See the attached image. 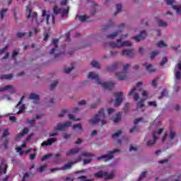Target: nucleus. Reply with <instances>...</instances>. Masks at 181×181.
Returning a JSON list of instances; mask_svg holds the SVG:
<instances>
[{
	"mask_svg": "<svg viewBox=\"0 0 181 181\" xmlns=\"http://www.w3.org/2000/svg\"><path fill=\"white\" fill-rule=\"evenodd\" d=\"M6 163H5V161H3L0 165V175H2V173H6Z\"/></svg>",
	"mask_w": 181,
	"mask_h": 181,
	"instance_id": "nucleus-23",
	"label": "nucleus"
},
{
	"mask_svg": "<svg viewBox=\"0 0 181 181\" xmlns=\"http://www.w3.org/2000/svg\"><path fill=\"white\" fill-rule=\"evenodd\" d=\"M88 18L89 17L86 15L79 16V21L81 22H90V21H88Z\"/></svg>",
	"mask_w": 181,
	"mask_h": 181,
	"instance_id": "nucleus-28",
	"label": "nucleus"
},
{
	"mask_svg": "<svg viewBox=\"0 0 181 181\" xmlns=\"http://www.w3.org/2000/svg\"><path fill=\"white\" fill-rule=\"evenodd\" d=\"M57 141V139L56 138H50L47 141H44L42 143L41 146H50L53 145V144H54Z\"/></svg>",
	"mask_w": 181,
	"mask_h": 181,
	"instance_id": "nucleus-17",
	"label": "nucleus"
},
{
	"mask_svg": "<svg viewBox=\"0 0 181 181\" xmlns=\"http://www.w3.org/2000/svg\"><path fill=\"white\" fill-rule=\"evenodd\" d=\"M12 85H7L3 88H0V93H2V91H5V90H10L12 88Z\"/></svg>",
	"mask_w": 181,
	"mask_h": 181,
	"instance_id": "nucleus-37",
	"label": "nucleus"
},
{
	"mask_svg": "<svg viewBox=\"0 0 181 181\" xmlns=\"http://www.w3.org/2000/svg\"><path fill=\"white\" fill-rule=\"evenodd\" d=\"M53 12L54 15H59L62 12V8H58L57 6H54Z\"/></svg>",
	"mask_w": 181,
	"mask_h": 181,
	"instance_id": "nucleus-30",
	"label": "nucleus"
},
{
	"mask_svg": "<svg viewBox=\"0 0 181 181\" xmlns=\"http://www.w3.org/2000/svg\"><path fill=\"white\" fill-rule=\"evenodd\" d=\"M100 122L102 123V125H105V124H107V119H105V116L103 114L96 115L93 119L89 120V124H92V125H95V124H98V122Z\"/></svg>",
	"mask_w": 181,
	"mask_h": 181,
	"instance_id": "nucleus-7",
	"label": "nucleus"
},
{
	"mask_svg": "<svg viewBox=\"0 0 181 181\" xmlns=\"http://www.w3.org/2000/svg\"><path fill=\"white\" fill-rule=\"evenodd\" d=\"M122 37L123 36H122L119 39H118L117 40V42H110L109 46L113 48L117 47V49H119V47L132 46V43H131L130 41L122 42Z\"/></svg>",
	"mask_w": 181,
	"mask_h": 181,
	"instance_id": "nucleus-5",
	"label": "nucleus"
},
{
	"mask_svg": "<svg viewBox=\"0 0 181 181\" xmlns=\"http://www.w3.org/2000/svg\"><path fill=\"white\" fill-rule=\"evenodd\" d=\"M90 162H91V158L84 159L83 160V165H87V164L90 163Z\"/></svg>",
	"mask_w": 181,
	"mask_h": 181,
	"instance_id": "nucleus-61",
	"label": "nucleus"
},
{
	"mask_svg": "<svg viewBox=\"0 0 181 181\" xmlns=\"http://www.w3.org/2000/svg\"><path fill=\"white\" fill-rule=\"evenodd\" d=\"M26 14L28 19H30L33 23L37 25V26H40L43 21H46L47 25H49V19L50 18V12L46 10L42 11V18H39L37 16V13L32 11L30 7L27 6Z\"/></svg>",
	"mask_w": 181,
	"mask_h": 181,
	"instance_id": "nucleus-1",
	"label": "nucleus"
},
{
	"mask_svg": "<svg viewBox=\"0 0 181 181\" xmlns=\"http://www.w3.org/2000/svg\"><path fill=\"white\" fill-rule=\"evenodd\" d=\"M174 11H176L177 13H181V8L177 6H173Z\"/></svg>",
	"mask_w": 181,
	"mask_h": 181,
	"instance_id": "nucleus-46",
	"label": "nucleus"
},
{
	"mask_svg": "<svg viewBox=\"0 0 181 181\" xmlns=\"http://www.w3.org/2000/svg\"><path fill=\"white\" fill-rule=\"evenodd\" d=\"M7 49H8V45H6L4 48L1 49H0V54H4V53H5V52H6Z\"/></svg>",
	"mask_w": 181,
	"mask_h": 181,
	"instance_id": "nucleus-55",
	"label": "nucleus"
},
{
	"mask_svg": "<svg viewBox=\"0 0 181 181\" xmlns=\"http://www.w3.org/2000/svg\"><path fill=\"white\" fill-rule=\"evenodd\" d=\"M13 75L12 74H7V75H1L0 76L1 80H11V78H13Z\"/></svg>",
	"mask_w": 181,
	"mask_h": 181,
	"instance_id": "nucleus-25",
	"label": "nucleus"
},
{
	"mask_svg": "<svg viewBox=\"0 0 181 181\" xmlns=\"http://www.w3.org/2000/svg\"><path fill=\"white\" fill-rule=\"evenodd\" d=\"M175 77L177 80H179L181 78V73L180 71H176L175 74Z\"/></svg>",
	"mask_w": 181,
	"mask_h": 181,
	"instance_id": "nucleus-48",
	"label": "nucleus"
},
{
	"mask_svg": "<svg viewBox=\"0 0 181 181\" xmlns=\"http://www.w3.org/2000/svg\"><path fill=\"white\" fill-rule=\"evenodd\" d=\"M73 112H74V114H77V113L80 112V108H78V107H74Z\"/></svg>",
	"mask_w": 181,
	"mask_h": 181,
	"instance_id": "nucleus-59",
	"label": "nucleus"
},
{
	"mask_svg": "<svg viewBox=\"0 0 181 181\" xmlns=\"http://www.w3.org/2000/svg\"><path fill=\"white\" fill-rule=\"evenodd\" d=\"M44 36H45L44 41L47 42V40L50 37V34H49V33H46L44 34Z\"/></svg>",
	"mask_w": 181,
	"mask_h": 181,
	"instance_id": "nucleus-54",
	"label": "nucleus"
},
{
	"mask_svg": "<svg viewBox=\"0 0 181 181\" xmlns=\"http://www.w3.org/2000/svg\"><path fill=\"white\" fill-rule=\"evenodd\" d=\"M165 95H168V90H166V89H164V90L161 92V95L158 97V98H159V99L163 98V97H165Z\"/></svg>",
	"mask_w": 181,
	"mask_h": 181,
	"instance_id": "nucleus-40",
	"label": "nucleus"
},
{
	"mask_svg": "<svg viewBox=\"0 0 181 181\" xmlns=\"http://www.w3.org/2000/svg\"><path fill=\"white\" fill-rule=\"evenodd\" d=\"M74 66L65 69L64 70V73H66V74H69V73H71V71L74 70Z\"/></svg>",
	"mask_w": 181,
	"mask_h": 181,
	"instance_id": "nucleus-43",
	"label": "nucleus"
},
{
	"mask_svg": "<svg viewBox=\"0 0 181 181\" xmlns=\"http://www.w3.org/2000/svg\"><path fill=\"white\" fill-rule=\"evenodd\" d=\"M57 131H59V130H56V127H55L54 132H50L49 136L50 137L57 136V135H59V132Z\"/></svg>",
	"mask_w": 181,
	"mask_h": 181,
	"instance_id": "nucleus-39",
	"label": "nucleus"
},
{
	"mask_svg": "<svg viewBox=\"0 0 181 181\" xmlns=\"http://www.w3.org/2000/svg\"><path fill=\"white\" fill-rule=\"evenodd\" d=\"M176 136V132L173 129H170L168 133H165L164 136L162 138V141L165 142V141H172V139H175Z\"/></svg>",
	"mask_w": 181,
	"mask_h": 181,
	"instance_id": "nucleus-10",
	"label": "nucleus"
},
{
	"mask_svg": "<svg viewBox=\"0 0 181 181\" xmlns=\"http://www.w3.org/2000/svg\"><path fill=\"white\" fill-rule=\"evenodd\" d=\"M81 156H84L85 158H91L93 155L91 153H87L84 152L82 153L81 156H78V158L75 160L74 163L73 162H69L66 164L64 165V166L59 168H52L50 170V172H57V170H67L68 169H71V166H73L74 163H77L78 162H81L82 158Z\"/></svg>",
	"mask_w": 181,
	"mask_h": 181,
	"instance_id": "nucleus-4",
	"label": "nucleus"
},
{
	"mask_svg": "<svg viewBox=\"0 0 181 181\" xmlns=\"http://www.w3.org/2000/svg\"><path fill=\"white\" fill-rule=\"evenodd\" d=\"M121 32H122V30H119L117 31H115L112 34L108 35L107 36V39H115L116 37V36H118V35H119V33H121Z\"/></svg>",
	"mask_w": 181,
	"mask_h": 181,
	"instance_id": "nucleus-24",
	"label": "nucleus"
},
{
	"mask_svg": "<svg viewBox=\"0 0 181 181\" xmlns=\"http://www.w3.org/2000/svg\"><path fill=\"white\" fill-rule=\"evenodd\" d=\"M167 5H173V0H165Z\"/></svg>",
	"mask_w": 181,
	"mask_h": 181,
	"instance_id": "nucleus-64",
	"label": "nucleus"
},
{
	"mask_svg": "<svg viewBox=\"0 0 181 181\" xmlns=\"http://www.w3.org/2000/svg\"><path fill=\"white\" fill-rule=\"evenodd\" d=\"M112 121L115 124L120 122L121 121V115H115V116L112 118Z\"/></svg>",
	"mask_w": 181,
	"mask_h": 181,
	"instance_id": "nucleus-31",
	"label": "nucleus"
},
{
	"mask_svg": "<svg viewBox=\"0 0 181 181\" xmlns=\"http://www.w3.org/2000/svg\"><path fill=\"white\" fill-rule=\"evenodd\" d=\"M119 67H121V63L117 62L112 66H107L106 69L107 70V71H115V70H117V69H119Z\"/></svg>",
	"mask_w": 181,
	"mask_h": 181,
	"instance_id": "nucleus-20",
	"label": "nucleus"
},
{
	"mask_svg": "<svg viewBox=\"0 0 181 181\" xmlns=\"http://www.w3.org/2000/svg\"><path fill=\"white\" fill-rule=\"evenodd\" d=\"M52 154H47L42 156V158H41V160L44 162V160H47V159H49V158H52Z\"/></svg>",
	"mask_w": 181,
	"mask_h": 181,
	"instance_id": "nucleus-42",
	"label": "nucleus"
},
{
	"mask_svg": "<svg viewBox=\"0 0 181 181\" xmlns=\"http://www.w3.org/2000/svg\"><path fill=\"white\" fill-rule=\"evenodd\" d=\"M121 134H122L121 130H118L117 132L112 134V138H118V136H119V135H121Z\"/></svg>",
	"mask_w": 181,
	"mask_h": 181,
	"instance_id": "nucleus-49",
	"label": "nucleus"
},
{
	"mask_svg": "<svg viewBox=\"0 0 181 181\" xmlns=\"http://www.w3.org/2000/svg\"><path fill=\"white\" fill-rule=\"evenodd\" d=\"M39 95L35 94V93H31L29 96V98H30V100H39Z\"/></svg>",
	"mask_w": 181,
	"mask_h": 181,
	"instance_id": "nucleus-35",
	"label": "nucleus"
},
{
	"mask_svg": "<svg viewBox=\"0 0 181 181\" xmlns=\"http://www.w3.org/2000/svg\"><path fill=\"white\" fill-rule=\"evenodd\" d=\"M146 31L143 30L140 33L139 35L134 36L132 37V39H134V40H135L136 42H141V40H144L145 37H146Z\"/></svg>",
	"mask_w": 181,
	"mask_h": 181,
	"instance_id": "nucleus-14",
	"label": "nucleus"
},
{
	"mask_svg": "<svg viewBox=\"0 0 181 181\" xmlns=\"http://www.w3.org/2000/svg\"><path fill=\"white\" fill-rule=\"evenodd\" d=\"M87 102L86 100H81L78 103V105H86Z\"/></svg>",
	"mask_w": 181,
	"mask_h": 181,
	"instance_id": "nucleus-58",
	"label": "nucleus"
},
{
	"mask_svg": "<svg viewBox=\"0 0 181 181\" xmlns=\"http://www.w3.org/2000/svg\"><path fill=\"white\" fill-rule=\"evenodd\" d=\"M136 107L137 108H144V107H145V105L144 104V100H141L140 101L137 102Z\"/></svg>",
	"mask_w": 181,
	"mask_h": 181,
	"instance_id": "nucleus-34",
	"label": "nucleus"
},
{
	"mask_svg": "<svg viewBox=\"0 0 181 181\" xmlns=\"http://www.w3.org/2000/svg\"><path fill=\"white\" fill-rule=\"evenodd\" d=\"M47 167V165H42L41 167H40L38 168V172L42 173V172H43L46 169Z\"/></svg>",
	"mask_w": 181,
	"mask_h": 181,
	"instance_id": "nucleus-50",
	"label": "nucleus"
},
{
	"mask_svg": "<svg viewBox=\"0 0 181 181\" xmlns=\"http://www.w3.org/2000/svg\"><path fill=\"white\" fill-rule=\"evenodd\" d=\"M167 62H168V58H166V57H164L163 58L162 62L160 63V65L164 66V64H166Z\"/></svg>",
	"mask_w": 181,
	"mask_h": 181,
	"instance_id": "nucleus-51",
	"label": "nucleus"
},
{
	"mask_svg": "<svg viewBox=\"0 0 181 181\" xmlns=\"http://www.w3.org/2000/svg\"><path fill=\"white\" fill-rule=\"evenodd\" d=\"M70 11V7H67L66 8H61V15L62 18H64L69 15V12Z\"/></svg>",
	"mask_w": 181,
	"mask_h": 181,
	"instance_id": "nucleus-22",
	"label": "nucleus"
},
{
	"mask_svg": "<svg viewBox=\"0 0 181 181\" xmlns=\"http://www.w3.org/2000/svg\"><path fill=\"white\" fill-rule=\"evenodd\" d=\"M57 84H59V81H54L52 83H51L50 90L55 88L57 86Z\"/></svg>",
	"mask_w": 181,
	"mask_h": 181,
	"instance_id": "nucleus-41",
	"label": "nucleus"
},
{
	"mask_svg": "<svg viewBox=\"0 0 181 181\" xmlns=\"http://www.w3.org/2000/svg\"><path fill=\"white\" fill-rule=\"evenodd\" d=\"M51 45H52L54 47L49 52V54H54V52H56L57 47H59V39L52 40Z\"/></svg>",
	"mask_w": 181,
	"mask_h": 181,
	"instance_id": "nucleus-16",
	"label": "nucleus"
},
{
	"mask_svg": "<svg viewBox=\"0 0 181 181\" xmlns=\"http://www.w3.org/2000/svg\"><path fill=\"white\" fill-rule=\"evenodd\" d=\"M78 179H81L82 181H93V180H87V177L84 175L78 177Z\"/></svg>",
	"mask_w": 181,
	"mask_h": 181,
	"instance_id": "nucleus-52",
	"label": "nucleus"
},
{
	"mask_svg": "<svg viewBox=\"0 0 181 181\" xmlns=\"http://www.w3.org/2000/svg\"><path fill=\"white\" fill-rule=\"evenodd\" d=\"M26 35V33H17V36L18 37H23V36H25Z\"/></svg>",
	"mask_w": 181,
	"mask_h": 181,
	"instance_id": "nucleus-60",
	"label": "nucleus"
},
{
	"mask_svg": "<svg viewBox=\"0 0 181 181\" xmlns=\"http://www.w3.org/2000/svg\"><path fill=\"white\" fill-rule=\"evenodd\" d=\"M141 121H142V118H141V117L138 118V119H136L134 120V124L136 125V124L141 122Z\"/></svg>",
	"mask_w": 181,
	"mask_h": 181,
	"instance_id": "nucleus-63",
	"label": "nucleus"
},
{
	"mask_svg": "<svg viewBox=\"0 0 181 181\" xmlns=\"http://www.w3.org/2000/svg\"><path fill=\"white\" fill-rule=\"evenodd\" d=\"M148 105L150 107H158V105L156 104V102H155V101L148 102Z\"/></svg>",
	"mask_w": 181,
	"mask_h": 181,
	"instance_id": "nucleus-53",
	"label": "nucleus"
},
{
	"mask_svg": "<svg viewBox=\"0 0 181 181\" xmlns=\"http://www.w3.org/2000/svg\"><path fill=\"white\" fill-rule=\"evenodd\" d=\"M153 127H155L156 128V131H155L153 134V139L152 140H148L147 141V146H152L158 141V136L163 132V129L160 128L162 127V124L159 122L158 120H155L154 123L153 124Z\"/></svg>",
	"mask_w": 181,
	"mask_h": 181,
	"instance_id": "nucleus-3",
	"label": "nucleus"
},
{
	"mask_svg": "<svg viewBox=\"0 0 181 181\" xmlns=\"http://www.w3.org/2000/svg\"><path fill=\"white\" fill-rule=\"evenodd\" d=\"M88 78H91L92 80H96L97 84L102 86L103 88H105V90H112L114 88V86H115V83L114 82L101 81L99 78L98 75H95L94 72H90Z\"/></svg>",
	"mask_w": 181,
	"mask_h": 181,
	"instance_id": "nucleus-2",
	"label": "nucleus"
},
{
	"mask_svg": "<svg viewBox=\"0 0 181 181\" xmlns=\"http://www.w3.org/2000/svg\"><path fill=\"white\" fill-rule=\"evenodd\" d=\"M122 9V5L121 4H117V12L115 13V15H117V13H119Z\"/></svg>",
	"mask_w": 181,
	"mask_h": 181,
	"instance_id": "nucleus-45",
	"label": "nucleus"
},
{
	"mask_svg": "<svg viewBox=\"0 0 181 181\" xmlns=\"http://www.w3.org/2000/svg\"><path fill=\"white\" fill-rule=\"evenodd\" d=\"M117 152H119V150L115 149L112 151H110L107 154L99 157L98 159H105V160H110V159H112V155H114V153H117Z\"/></svg>",
	"mask_w": 181,
	"mask_h": 181,
	"instance_id": "nucleus-13",
	"label": "nucleus"
},
{
	"mask_svg": "<svg viewBox=\"0 0 181 181\" xmlns=\"http://www.w3.org/2000/svg\"><path fill=\"white\" fill-rule=\"evenodd\" d=\"M159 53V51H153L151 53V59L153 60L156 56H158V54Z\"/></svg>",
	"mask_w": 181,
	"mask_h": 181,
	"instance_id": "nucleus-36",
	"label": "nucleus"
},
{
	"mask_svg": "<svg viewBox=\"0 0 181 181\" xmlns=\"http://www.w3.org/2000/svg\"><path fill=\"white\" fill-rule=\"evenodd\" d=\"M26 146V144H23L21 147H17L16 148L18 153H19V155H23V153H29L31 151H34V153L30 155V160H33V159H35L36 158V155H37V153H36V148H29L25 151H22V149H23V148H25Z\"/></svg>",
	"mask_w": 181,
	"mask_h": 181,
	"instance_id": "nucleus-6",
	"label": "nucleus"
},
{
	"mask_svg": "<svg viewBox=\"0 0 181 181\" xmlns=\"http://www.w3.org/2000/svg\"><path fill=\"white\" fill-rule=\"evenodd\" d=\"M111 26H114V21H112V20H110V21L108 22L107 25H105V26L102 28V30H105L108 29V28H111Z\"/></svg>",
	"mask_w": 181,
	"mask_h": 181,
	"instance_id": "nucleus-27",
	"label": "nucleus"
},
{
	"mask_svg": "<svg viewBox=\"0 0 181 181\" xmlns=\"http://www.w3.org/2000/svg\"><path fill=\"white\" fill-rule=\"evenodd\" d=\"M80 152V148H71L69 151H66V156H71L73 155H76V153H78Z\"/></svg>",
	"mask_w": 181,
	"mask_h": 181,
	"instance_id": "nucleus-19",
	"label": "nucleus"
},
{
	"mask_svg": "<svg viewBox=\"0 0 181 181\" xmlns=\"http://www.w3.org/2000/svg\"><path fill=\"white\" fill-rule=\"evenodd\" d=\"M71 125V122H66L65 123H59L55 127L56 131H63L66 128H69Z\"/></svg>",
	"mask_w": 181,
	"mask_h": 181,
	"instance_id": "nucleus-12",
	"label": "nucleus"
},
{
	"mask_svg": "<svg viewBox=\"0 0 181 181\" xmlns=\"http://www.w3.org/2000/svg\"><path fill=\"white\" fill-rule=\"evenodd\" d=\"M69 119H72V121H81V118H76L74 117V115H73V114L69 115Z\"/></svg>",
	"mask_w": 181,
	"mask_h": 181,
	"instance_id": "nucleus-38",
	"label": "nucleus"
},
{
	"mask_svg": "<svg viewBox=\"0 0 181 181\" xmlns=\"http://www.w3.org/2000/svg\"><path fill=\"white\" fill-rule=\"evenodd\" d=\"M158 47H166V44H165V42H163V41H160L159 42H158L157 44Z\"/></svg>",
	"mask_w": 181,
	"mask_h": 181,
	"instance_id": "nucleus-47",
	"label": "nucleus"
},
{
	"mask_svg": "<svg viewBox=\"0 0 181 181\" xmlns=\"http://www.w3.org/2000/svg\"><path fill=\"white\" fill-rule=\"evenodd\" d=\"M135 51L134 49H124L121 52L122 56H125L126 57H134Z\"/></svg>",
	"mask_w": 181,
	"mask_h": 181,
	"instance_id": "nucleus-15",
	"label": "nucleus"
},
{
	"mask_svg": "<svg viewBox=\"0 0 181 181\" xmlns=\"http://www.w3.org/2000/svg\"><path fill=\"white\" fill-rule=\"evenodd\" d=\"M157 23H158V26H163V28H165V26L168 25V23H166V22H164L163 21H162L160 19L157 20Z\"/></svg>",
	"mask_w": 181,
	"mask_h": 181,
	"instance_id": "nucleus-32",
	"label": "nucleus"
},
{
	"mask_svg": "<svg viewBox=\"0 0 181 181\" xmlns=\"http://www.w3.org/2000/svg\"><path fill=\"white\" fill-rule=\"evenodd\" d=\"M9 135V131L8 129H5L3 133V138H5Z\"/></svg>",
	"mask_w": 181,
	"mask_h": 181,
	"instance_id": "nucleus-56",
	"label": "nucleus"
},
{
	"mask_svg": "<svg viewBox=\"0 0 181 181\" xmlns=\"http://www.w3.org/2000/svg\"><path fill=\"white\" fill-rule=\"evenodd\" d=\"M129 67H131V64H126L124 66V71L122 72L120 74H116L118 80H119L120 81H124V80H127V71H128V69H129Z\"/></svg>",
	"mask_w": 181,
	"mask_h": 181,
	"instance_id": "nucleus-9",
	"label": "nucleus"
},
{
	"mask_svg": "<svg viewBox=\"0 0 181 181\" xmlns=\"http://www.w3.org/2000/svg\"><path fill=\"white\" fill-rule=\"evenodd\" d=\"M26 110V106L25 105H22L19 107L18 111L16 112V114H23L25 111Z\"/></svg>",
	"mask_w": 181,
	"mask_h": 181,
	"instance_id": "nucleus-26",
	"label": "nucleus"
},
{
	"mask_svg": "<svg viewBox=\"0 0 181 181\" xmlns=\"http://www.w3.org/2000/svg\"><path fill=\"white\" fill-rule=\"evenodd\" d=\"M9 120L11 121L12 122H15V121H16V117H15V116H10Z\"/></svg>",
	"mask_w": 181,
	"mask_h": 181,
	"instance_id": "nucleus-62",
	"label": "nucleus"
},
{
	"mask_svg": "<svg viewBox=\"0 0 181 181\" xmlns=\"http://www.w3.org/2000/svg\"><path fill=\"white\" fill-rule=\"evenodd\" d=\"M142 66L144 67H146V70L151 74L153 73H156V69H153V66H152V64H148V63H144V64H142Z\"/></svg>",
	"mask_w": 181,
	"mask_h": 181,
	"instance_id": "nucleus-18",
	"label": "nucleus"
},
{
	"mask_svg": "<svg viewBox=\"0 0 181 181\" xmlns=\"http://www.w3.org/2000/svg\"><path fill=\"white\" fill-rule=\"evenodd\" d=\"M146 177V171H144L143 173H141L139 178V180H141V179H143V177Z\"/></svg>",
	"mask_w": 181,
	"mask_h": 181,
	"instance_id": "nucleus-57",
	"label": "nucleus"
},
{
	"mask_svg": "<svg viewBox=\"0 0 181 181\" xmlns=\"http://www.w3.org/2000/svg\"><path fill=\"white\" fill-rule=\"evenodd\" d=\"M73 129H79L80 131H81L82 129L81 124H74Z\"/></svg>",
	"mask_w": 181,
	"mask_h": 181,
	"instance_id": "nucleus-44",
	"label": "nucleus"
},
{
	"mask_svg": "<svg viewBox=\"0 0 181 181\" xmlns=\"http://www.w3.org/2000/svg\"><path fill=\"white\" fill-rule=\"evenodd\" d=\"M90 66H92V67H95V69H100V64H98L97 61H92Z\"/></svg>",
	"mask_w": 181,
	"mask_h": 181,
	"instance_id": "nucleus-33",
	"label": "nucleus"
},
{
	"mask_svg": "<svg viewBox=\"0 0 181 181\" xmlns=\"http://www.w3.org/2000/svg\"><path fill=\"white\" fill-rule=\"evenodd\" d=\"M6 12H8V8H3L0 11L1 19H4L5 15H6Z\"/></svg>",
	"mask_w": 181,
	"mask_h": 181,
	"instance_id": "nucleus-29",
	"label": "nucleus"
},
{
	"mask_svg": "<svg viewBox=\"0 0 181 181\" xmlns=\"http://www.w3.org/2000/svg\"><path fill=\"white\" fill-rule=\"evenodd\" d=\"M28 132H29V129L24 128L22 132L16 136V141H19V139H21V138H23V136L26 135Z\"/></svg>",
	"mask_w": 181,
	"mask_h": 181,
	"instance_id": "nucleus-21",
	"label": "nucleus"
},
{
	"mask_svg": "<svg viewBox=\"0 0 181 181\" xmlns=\"http://www.w3.org/2000/svg\"><path fill=\"white\" fill-rule=\"evenodd\" d=\"M95 177H105V179H107L110 180L111 179H114L115 176V171H112L111 173H107L105 171H100L95 174Z\"/></svg>",
	"mask_w": 181,
	"mask_h": 181,
	"instance_id": "nucleus-8",
	"label": "nucleus"
},
{
	"mask_svg": "<svg viewBox=\"0 0 181 181\" xmlns=\"http://www.w3.org/2000/svg\"><path fill=\"white\" fill-rule=\"evenodd\" d=\"M114 95L116 97L115 101V107H118L121 103H122V98L124 97V92L115 93Z\"/></svg>",
	"mask_w": 181,
	"mask_h": 181,
	"instance_id": "nucleus-11",
	"label": "nucleus"
}]
</instances>
